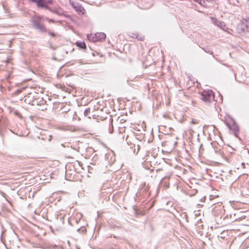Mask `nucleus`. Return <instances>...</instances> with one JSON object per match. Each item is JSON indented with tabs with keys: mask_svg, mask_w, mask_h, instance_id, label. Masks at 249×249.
<instances>
[{
	"mask_svg": "<svg viewBox=\"0 0 249 249\" xmlns=\"http://www.w3.org/2000/svg\"><path fill=\"white\" fill-rule=\"evenodd\" d=\"M49 35H51L52 36H55L56 34L53 32H48Z\"/></svg>",
	"mask_w": 249,
	"mask_h": 249,
	"instance_id": "16",
	"label": "nucleus"
},
{
	"mask_svg": "<svg viewBox=\"0 0 249 249\" xmlns=\"http://www.w3.org/2000/svg\"><path fill=\"white\" fill-rule=\"evenodd\" d=\"M72 6L78 14L84 15L85 13V9L81 5L77 3H72Z\"/></svg>",
	"mask_w": 249,
	"mask_h": 249,
	"instance_id": "5",
	"label": "nucleus"
},
{
	"mask_svg": "<svg viewBox=\"0 0 249 249\" xmlns=\"http://www.w3.org/2000/svg\"><path fill=\"white\" fill-rule=\"evenodd\" d=\"M45 19L47 21H48L50 22H53V23H56V22H60V21H55L53 19L45 17Z\"/></svg>",
	"mask_w": 249,
	"mask_h": 249,
	"instance_id": "14",
	"label": "nucleus"
},
{
	"mask_svg": "<svg viewBox=\"0 0 249 249\" xmlns=\"http://www.w3.org/2000/svg\"><path fill=\"white\" fill-rule=\"evenodd\" d=\"M212 20H213V23L216 25L217 27L223 29V27L225 26V24L224 22L221 21H219L217 19L213 18H212Z\"/></svg>",
	"mask_w": 249,
	"mask_h": 249,
	"instance_id": "9",
	"label": "nucleus"
},
{
	"mask_svg": "<svg viewBox=\"0 0 249 249\" xmlns=\"http://www.w3.org/2000/svg\"><path fill=\"white\" fill-rule=\"evenodd\" d=\"M46 9L49 10V11H51V12L55 13V14H57L58 15H60V16L64 15V16H65L63 10L60 8H59H59H55L54 9H53L50 8L49 7V8Z\"/></svg>",
	"mask_w": 249,
	"mask_h": 249,
	"instance_id": "8",
	"label": "nucleus"
},
{
	"mask_svg": "<svg viewBox=\"0 0 249 249\" xmlns=\"http://www.w3.org/2000/svg\"><path fill=\"white\" fill-rule=\"evenodd\" d=\"M106 35L104 33H97L94 35V36H93L91 41L92 42H96L97 41L102 40L105 39Z\"/></svg>",
	"mask_w": 249,
	"mask_h": 249,
	"instance_id": "4",
	"label": "nucleus"
},
{
	"mask_svg": "<svg viewBox=\"0 0 249 249\" xmlns=\"http://www.w3.org/2000/svg\"><path fill=\"white\" fill-rule=\"evenodd\" d=\"M201 49L206 53H209L211 55H213V57H214V55H213V52L211 51L209 48H201Z\"/></svg>",
	"mask_w": 249,
	"mask_h": 249,
	"instance_id": "13",
	"label": "nucleus"
},
{
	"mask_svg": "<svg viewBox=\"0 0 249 249\" xmlns=\"http://www.w3.org/2000/svg\"><path fill=\"white\" fill-rule=\"evenodd\" d=\"M90 108L89 107L86 108L84 111V116L87 117L89 119H90Z\"/></svg>",
	"mask_w": 249,
	"mask_h": 249,
	"instance_id": "11",
	"label": "nucleus"
},
{
	"mask_svg": "<svg viewBox=\"0 0 249 249\" xmlns=\"http://www.w3.org/2000/svg\"><path fill=\"white\" fill-rule=\"evenodd\" d=\"M15 113H16V114H18V113H17V111H16V112H15Z\"/></svg>",
	"mask_w": 249,
	"mask_h": 249,
	"instance_id": "20",
	"label": "nucleus"
},
{
	"mask_svg": "<svg viewBox=\"0 0 249 249\" xmlns=\"http://www.w3.org/2000/svg\"><path fill=\"white\" fill-rule=\"evenodd\" d=\"M229 128L232 131L234 135L238 137V133L239 130V128L238 124L234 122H233L231 124H227Z\"/></svg>",
	"mask_w": 249,
	"mask_h": 249,
	"instance_id": "3",
	"label": "nucleus"
},
{
	"mask_svg": "<svg viewBox=\"0 0 249 249\" xmlns=\"http://www.w3.org/2000/svg\"><path fill=\"white\" fill-rule=\"evenodd\" d=\"M136 37L139 40H142L144 38L143 36H136Z\"/></svg>",
	"mask_w": 249,
	"mask_h": 249,
	"instance_id": "17",
	"label": "nucleus"
},
{
	"mask_svg": "<svg viewBox=\"0 0 249 249\" xmlns=\"http://www.w3.org/2000/svg\"><path fill=\"white\" fill-rule=\"evenodd\" d=\"M242 165L243 166L245 165V163L243 162V163H242Z\"/></svg>",
	"mask_w": 249,
	"mask_h": 249,
	"instance_id": "19",
	"label": "nucleus"
},
{
	"mask_svg": "<svg viewBox=\"0 0 249 249\" xmlns=\"http://www.w3.org/2000/svg\"><path fill=\"white\" fill-rule=\"evenodd\" d=\"M242 25H244L247 29L249 27V17L243 21Z\"/></svg>",
	"mask_w": 249,
	"mask_h": 249,
	"instance_id": "12",
	"label": "nucleus"
},
{
	"mask_svg": "<svg viewBox=\"0 0 249 249\" xmlns=\"http://www.w3.org/2000/svg\"><path fill=\"white\" fill-rule=\"evenodd\" d=\"M87 37H88V38H89V39H90V35H88Z\"/></svg>",
	"mask_w": 249,
	"mask_h": 249,
	"instance_id": "18",
	"label": "nucleus"
},
{
	"mask_svg": "<svg viewBox=\"0 0 249 249\" xmlns=\"http://www.w3.org/2000/svg\"><path fill=\"white\" fill-rule=\"evenodd\" d=\"M95 116V115H93V117H94ZM93 118H95L94 117H93Z\"/></svg>",
	"mask_w": 249,
	"mask_h": 249,
	"instance_id": "21",
	"label": "nucleus"
},
{
	"mask_svg": "<svg viewBox=\"0 0 249 249\" xmlns=\"http://www.w3.org/2000/svg\"><path fill=\"white\" fill-rule=\"evenodd\" d=\"M214 93L212 90H204L201 93V99L206 103H211L214 100Z\"/></svg>",
	"mask_w": 249,
	"mask_h": 249,
	"instance_id": "2",
	"label": "nucleus"
},
{
	"mask_svg": "<svg viewBox=\"0 0 249 249\" xmlns=\"http://www.w3.org/2000/svg\"><path fill=\"white\" fill-rule=\"evenodd\" d=\"M45 1V3L47 5L48 3L51 4L53 2V0H44Z\"/></svg>",
	"mask_w": 249,
	"mask_h": 249,
	"instance_id": "15",
	"label": "nucleus"
},
{
	"mask_svg": "<svg viewBox=\"0 0 249 249\" xmlns=\"http://www.w3.org/2000/svg\"><path fill=\"white\" fill-rule=\"evenodd\" d=\"M46 101H45L43 98L42 97H38L36 99H35L33 101V105H38V106H41L42 105H44L46 103Z\"/></svg>",
	"mask_w": 249,
	"mask_h": 249,
	"instance_id": "7",
	"label": "nucleus"
},
{
	"mask_svg": "<svg viewBox=\"0 0 249 249\" xmlns=\"http://www.w3.org/2000/svg\"><path fill=\"white\" fill-rule=\"evenodd\" d=\"M30 1L36 2V5L38 7L44 8L45 9L49 8V6L45 3V1L44 0H29Z\"/></svg>",
	"mask_w": 249,
	"mask_h": 249,
	"instance_id": "6",
	"label": "nucleus"
},
{
	"mask_svg": "<svg viewBox=\"0 0 249 249\" xmlns=\"http://www.w3.org/2000/svg\"><path fill=\"white\" fill-rule=\"evenodd\" d=\"M76 45L78 47L83 50H86L87 48L86 43L84 41H77L76 42Z\"/></svg>",
	"mask_w": 249,
	"mask_h": 249,
	"instance_id": "10",
	"label": "nucleus"
},
{
	"mask_svg": "<svg viewBox=\"0 0 249 249\" xmlns=\"http://www.w3.org/2000/svg\"><path fill=\"white\" fill-rule=\"evenodd\" d=\"M43 17L36 16L32 18L31 23L34 29L42 33L47 32V29L42 21Z\"/></svg>",
	"mask_w": 249,
	"mask_h": 249,
	"instance_id": "1",
	"label": "nucleus"
}]
</instances>
